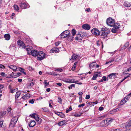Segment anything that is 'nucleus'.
Segmentation results:
<instances>
[{"instance_id": "44", "label": "nucleus", "mask_w": 131, "mask_h": 131, "mask_svg": "<svg viewBox=\"0 0 131 131\" xmlns=\"http://www.w3.org/2000/svg\"><path fill=\"white\" fill-rule=\"evenodd\" d=\"M49 74L50 75H52L54 76H57V74L56 73L54 72H51L49 73Z\"/></svg>"}, {"instance_id": "31", "label": "nucleus", "mask_w": 131, "mask_h": 131, "mask_svg": "<svg viewBox=\"0 0 131 131\" xmlns=\"http://www.w3.org/2000/svg\"><path fill=\"white\" fill-rule=\"evenodd\" d=\"M26 49L28 54L29 55L31 54L32 50H31L30 48H26Z\"/></svg>"}, {"instance_id": "45", "label": "nucleus", "mask_w": 131, "mask_h": 131, "mask_svg": "<svg viewBox=\"0 0 131 131\" xmlns=\"http://www.w3.org/2000/svg\"><path fill=\"white\" fill-rule=\"evenodd\" d=\"M35 100V99H32L29 100V102L31 104H33L34 103Z\"/></svg>"}, {"instance_id": "43", "label": "nucleus", "mask_w": 131, "mask_h": 131, "mask_svg": "<svg viewBox=\"0 0 131 131\" xmlns=\"http://www.w3.org/2000/svg\"><path fill=\"white\" fill-rule=\"evenodd\" d=\"M76 84H72L70 85L69 87H68V88L69 89H72V88L74 87L75 86V85Z\"/></svg>"}, {"instance_id": "13", "label": "nucleus", "mask_w": 131, "mask_h": 131, "mask_svg": "<svg viewBox=\"0 0 131 131\" xmlns=\"http://www.w3.org/2000/svg\"><path fill=\"white\" fill-rule=\"evenodd\" d=\"M53 112L55 114L62 118H64L65 117V115L62 112H60L54 111Z\"/></svg>"}, {"instance_id": "28", "label": "nucleus", "mask_w": 131, "mask_h": 131, "mask_svg": "<svg viewBox=\"0 0 131 131\" xmlns=\"http://www.w3.org/2000/svg\"><path fill=\"white\" fill-rule=\"evenodd\" d=\"M9 68L13 69L14 71H16V66L14 65H11L9 66Z\"/></svg>"}, {"instance_id": "34", "label": "nucleus", "mask_w": 131, "mask_h": 131, "mask_svg": "<svg viewBox=\"0 0 131 131\" xmlns=\"http://www.w3.org/2000/svg\"><path fill=\"white\" fill-rule=\"evenodd\" d=\"M108 130L110 131H120L119 129H114L113 128H110Z\"/></svg>"}, {"instance_id": "52", "label": "nucleus", "mask_w": 131, "mask_h": 131, "mask_svg": "<svg viewBox=\"0 0 131 131\" xmlns=\"http://www.w3.org/2000/svg\"><path fill=\"white\" fill-rule=\"evenodd\" d=\"M129 42H127L124 45V47H125L124 48L125 49L127 48V47L129 46Z\"/></svg>"}, {"instance_id": "48", "label": "nucleus", "mask_w": 131, "mask_h": 131, "mask_svg": "<svg viewBox=\"0 0 131 131\" xmlns=\"http://www.w3.org/2000/svg\"><path fill=\"white\" fill-rule=\"evenodd\" d=\"M58 101L61 104L62 103V100L61 98L60 97H58Z\"/></svg>"}, {"instance_id": "51", "label": "nucleus", "mask_w": 131, "mask_h": 131, "mask_svg": "<svg viewBox=\"0 0 131 131\" xmlns=\"http://www.w3.org/2000/svg\"><path fill=\"white\" fill-rule=\"evenodd\" d=\"M0 74L3 77H6L7 74L3 72L1 73Z\"/></svg>"}, {"instance_id": "60", "label": "nucleus", "mask_w": 131, "mask_h": 131, "mask_svg": "<svg viewBox=\"0 0 131 131\" xmlns=\"http://www.w3.org/2000/svg\"><path fill=\"white\" fill-rule=\"evenodd\" d=\"M102 79L103 81H106V80L107 81V78L105 76H104L102 77Z\"/></svg>"}, {"instance_id": "20", "label": "nucleus", "mask_w": 131, "mask_h": 131, "mask_svg": "<svg viewBox=\"0 0 131 131\" xmlns=\"http://www.w3.org/2000/svg\"><path fill=\"white\" fill-rule=\"evenodd\" d=\"M21 93V92L20 91H18L16 92L15 97V99L16 100H17V99L20 95Z\"/></svg>"}, {"instance_id": "30", "label": "nucleus", "mask_w": 131, "mask_h": 131, "mask_svg": "<svg viewBox=\"0 0 131 131\" xmlns=\"http://www.w3.org/2000/svg\"><path fill=\"white\" fill-rule=\"evenodd\" d=\"M106 119H107L108 125L110 124L112 122L113 120L112 119L110 118H106Z\"/></svg>"}, {"instance_id": "62", "label": "nucleus", "mask_w": 131, "mask_h": 131, "mask_svg": "<svg viewBox=\"0 0 131 131\" xmlns=\"http://www.w3.org/2000/svg\"><path fill=\"white\" fill-rule=\"evenodd\" d=\"M34 85V83L33 82H31L30 83L29 85V86L32 87Z\"/></svg>"}, {"instance_id": "21", "label": "nucleus", "mask_w": 131, "mask_h": 131, "mask_svg": "<svg viewBox=\"0 0 131 131\" xmlns=\"http://www.w3.org/2000/svg\"><path fill=\"white\" fill-rule=\"evenodd\" d=\"M114 24H113V27H115L116 29H118L120 27V24L118 23H115V22L114 23Z\"/></svg>"}, {"instance_id": "2", "label": "nucleus", "mask_w": 131, "mask_h": 131, "mask_svg": "<svg viewBox=\"0 0 131 131\" xmlns=\"http://www.w3.org/2000/svg\"><path fill=\"white\" fill-rule=\"evenodd\" d=\"M107 30L108 29L106 28H101V33L100 36L102 38H105L107 37V35L109 33V32L107 31Z\"/></svg>"}, {"instance_id": "41", "label": "nucleus", "mask_w": 131, "mask_h": 131, "mask_svg": "<svg viewBox=\"0 0 131 131\" xmlns=\"http://www.w3.org/2000/svg\"><path fill=\"white\" fill-rule=\"evenodd\" d=\"M100 124L101 126L103 127V126H106L105 124V123H104V121L103 120L100 122Z\"/></svg>"}, {"instance_id": "59", "label": "nucleus", "mask_w": 131, "mask_h": 131, "mask_svg": "<svg viewBox=\"0 0 131 131\" xmlns=\"http://www.w3.org/2000/svg\"><path fill=\"white\" fill-rule=\"evenodd\" d=\"M82 102V96H80L79 97V102L80 103H81Z\"/></svg>"}, {"instance_id": "19", "label": "nucleus", "mask_w": 131, "mask_h": 131, "mask_svg": "<svg viewBox=\"0 0 131 131\" xmlns=\"http://www.w3.org/2000/svg\"><path fill=\"white\" fill-rule=\"evenodd\" d=\"M74 80L70 79L65 81V82L68 83H77L78 81H75Z\"/></svg>"}, {"instance_id": "29", "label": "nucleus", "mask_w": 131, "mask_h": 131, "mask_svg": "<svg viewBox=\"0 0 131 131\" xmlns=\"http://www.w3.org/2000/svg\"><path fill=\"white\" fill-rule=\"evenodd\" d=\"M118 29L115 27H113L111 30V31L113 33H115L117 32Z\"/></svg>"}, {"instance_id": "58", "label": "nucleus", "mask_w": 131, "mask_h": 131, "mask_svg": "<svg viewBox=\"0 0 131 131\" xmlns=\"http://www.w3.org/2000/svg\"><path fill=\"white\" fill-rule=\"evenodd\" d=\"M11 107L10 106H9L7 109V111L8 113H10L11 112Z\"/></svg>"}, {"instance_id": "12", "label": "nucleus", "mask_w": 131, "mask_h": 131, "mask_svg": "<svg viewBox=\"0 0 131 131\" xmlns=\"http://www.w3.org/2000/svg\"><path fill=\"white\" fill-rule=\"evenodd\" d=\"M67 122V121L64 120L58 122L57 124L60 126H63L64 125H66Z\"/></svg>"}, {"instance_id": "33", "label": "nucleus", "mask_w": 131, "mask_h": 131, "mask_svg": "<svg viewBox=\"0 0 131 131\" xmlns=\"http://www.w3.org/2000/svg\"><path fill=\"white\" fill-rule=\"evenodd\" d=\"M96 63L95 62L89 64V67L91 68H92L93 67L95 66L96 65Z\"/></svg>"}, {"instance_id": "49", "label": "nucleus", "mask_w": 131, "mask_h": 131, "mask_svg": "<svg viewBox=\"0 0 131 131\" xmlns=\"http://www.w3.org/2000/svg\"><path fill=\"white\" fill-rule=\"evenodd\" d=\"M6 78H13V75H12L10 74V75L7 76Z\"/></svg>"}, {"instance_id": "1", "label": "nucleus", "mask_w": 131, "mask_h": 131, "mask_svg": "<svg viewBox=\"0 0 131 131\" xmlns=\"http://www.w3.org/2000/svg\"><path fill=\"white\" fill-rule=\"evenodd\" d=\"M18 118L16 116H14L13 117L9 123V127L10 128H12L15 126L18 120Z\"/></svg>"}, {"instance_id": "63", "label": "nucleus", "mask_w": 131, "mask_h": 131, "mask_svg": "<svg viewBox=\"0 0 131 131\" xmlns=\"http://www.w3.org/2000/svg\"><path fill=\"white\" fill-rule=\"evenodd\" d=\"M80 33V37H81L83 38L85 36V35H84L81 32Z\"/></svg>"}, {"instance_id": "25", "label": "nucleus", "mask_w": 131, "mask_h": 131, "mask_svg": "<svg viewBox=\"0 0 131 131\" xmlns=\"http://www.w3.org/2000/svg\"><path fill=\"white\" fill-rule=\"evenodd\" d=\"M4 37L6 40H8L10 39V36L9 34H6L5 35Z\"/></svg>"}, {"instance_id": "50", "label": "nucleus", "mask_w": 131, "mask_h": 131, "mask_svg": "<svg viewBox=\"0 0 131 131\" xmlns=\"http://www.w3.org/2000/svg\"><path fill=\"white\" fill-rule=\"evenodd\" d=\"M24 71V69L22 68V69L20 70L19 71H20L21 72L23 73L24 74L26 75V73Z\"/></svg>"}, {"instance_id": "6", "label": "nucleus", "mask_w": 131, "mask_h": 131, "mask_svg": "<svg viewBox=\"0 0 131 131\" xmlns=\"http://www.w3.org/2000/svg\"><path fill=\"white\" fill-rule=\"evenodd\" d=\"M69 34L70 32L69 31L67 30L64 31L61 34V37L63 38H65L68 37Z\"/></svg>"}, {"instance_id": "53", "label": "nucleus", "mask_w": 131, "mask_h": 131, "mask_svg": "<svg viewBox=\"0 0 131 131\" xmlns=\"http://www.w3.org/2000/svg\"><path fill=\"white\" fill-rule=\"evenodd\" d=\"M39 117H38L37 115H36L35 117L34 118V119H35V120L37 121H39Z\"/></svg>"}, {"instance_id": "46", "label": "nucleus", "mask_w": 131, "mask_h": 131, "mask_svg": "<svg viewBox=\"0 0 131 131\" xmlns=\"http://www.w3.org/2000/svg\"><path fill=\"white\" fill-rule=\"evenodd\" d=\"M36 115V114L35 113H34L32 114H31L30 115V116L31 117L34 118L35 117Z\"/></svg>"}, {"instance_id": "4", "label": "nucleus", "mask_w": 131, "mask_h": 131, "mask_svg": "<svg viewBox=\"0 0 131 131\" xmlns=\"http://www.w3.org/2000/svg\"><path fill=\"white\" fill-rule=\"evenodd\" d=\"M114 20L111 17L107 18L106 20L107 24L111 27L113 26V24H114Z\"/></svg>"}, {"instance_id": "42", "label": "nucleus", "mask_w": 131, "mask_h": 131, "mask_svg": "<svg viewBox=\"0 0 131 131\" xmlns=\"http://www.w3.org/2000/svg\"><path fill=\"white\" fill-rule=\"evenodd\" d=\"M80 37V33H79L77 35L76 37H75V40H78L79 38Z\"/></svg>"}, {"instance_id": "38", "label": "nucleus", "mask_w": 131, "mask_h": 131, "mask_svg": "<svg viewBox=\"0 0 131 131\" xmlns=\"http://www.w3.org/2000/svg\"><path fill=\"white\" fill-rule=\"evenodd\" d=\"M76 33V30L74 29H73L72 30V35L73 36H74L75 35Z\"/></svg>"}, {"instance_id": "24", "label": "nucleus", "mask_w": 131, "mask_h": 131, "mask_svg": "<svg viewBox=\"0 0 131 131\" xmlns=\"http://www.w3.org/2000/svg\"><path fill=\"white\" fill-rule=\"evenodd\" d=\"M73 36H72L71 35L69 34V35H68L67 38V39L69 41H71L73 40Z\"/></svg>"}, {"instance_id": "9", "label": "nucleus", "mask_w": 131, "mask_h": 131, "mask_svg": "<svg viewBox=\"0 0 131 131\" xmlns=\"http://www.w3.org/2000/svg\"><path fill=\"white\" fill-rule=\"evenodd\" d=\"M125 127L126 128L131 127V118L125 124Z\"/></svg>"}, {"instance_id": "11", "label": "nucleus", "mask_w": 131, "mask_h": 131, "mask_svg": "<svg viewBox=\"0 0 131 131\" xmlns=\"http://www.w3.org/2000/svg\"><path fill=\"white\" fill-rule=\"evenodd\" d=\"M17 42L19 47H22L23 48H25V45L22 41L18 40L17 41Z\"/></svg>"}, {"instance_id": "18", "label": "nucleus", "mask_w": 131, "mask_h": 131, "mask_svg": "<svg viewBox=\"0 0 131 131\" xmlns=\"http://www.w3.org/2000/svg\"><path fill=\"white\" fill-rule=\"evenodd\" d=\"M79 58V56L75 54H74L71 56L70 60H75Z\"/></svg>"}, {"instance_id": "39", "label": "nucleus", "mask_w": 131, "mask_h": 131, "mask_svg": "<svg viewBox=\"0 0 131 131\" xmlns=\"http://www.w3.org/2000/svg\"><path fill=\"white\" fill-rule=\"evenodd\" d=\"M42 109L43 112H48L49 110L46 107L42 108Z\"/></svg>"}, {"instance_id": "15", "label": "nucleus", "mask_w": 131, "mask_h": 131, "mask_svg": "<svg viewBox=\"0 0 131 131\" xmlns=\"http://www.w3.org/2000/svg\"><path fill=\"white\" fill-rule=\"evenodd\" d=\"M30 95L27 93V94H25L24 95H23L22 96V97L20 99H22L26 100L28 98H29L30 97Z\"/></svg>"}, {"instance_id": "14", "label": "nucleus", "mask_w": 131, "mask_h": 131, "mask_svg": "<svg viewBox=\"0 0 131 131\" xmlns=\"http://www.w3.org/2000/svg\"><path fill=\"white\" fill-rule=\"evenodd\" d=\"M36 124V122L35 121L32 120L28 123V125L29 127H33Z\"/></svg>"}, {"instance_id": "26", "label": "nucleus", "mask_w": 131, "mask_h": 131, "mask_svg": "<svg viewBox=\"0 0 131 131\" xmlns=\"http://www.w3.org/2000/svg\"><path fill=\"white\" fill-rule=\"evenodd\" d=\"M99 74L100 75H101V74L99 73H97V74H94L93 75V77L92 78V80H96L97 77L99 75Z\"/></svg>"}, {"instance_id": "3", "label": "nucleus", "mask_w": 131, "mask_h": 131, "mask_svg": "<svg viewBox=\"0 0 131 131\" xmlns=\"http://www.w3.org/2000/svg\"><path fill=\"white\" fill-rule=\"evenodd\" d=\"M37 56V59L41 61L45 58V54L43 51H39Z\"/></svg>"}, {"instance_id": "54", "label": "nucleus", "mask_w": 131, "mask_h": 131, "mask_svg": "<svg viewBox=\"0 0 131 131\" xmlns=\"http://www.w3.org/2000/svg\"><path fill=\"white\" fill-rule=\"evenodd\" d=\"M44 83L45 84V86H47L48 85H49V83L48 82L47 83V80H45L44 81Z\"/></svg>"}, {"instance_id": "7", "label": "nucleus", "mask_w": 131, "mask_h": 131, "mask_svg": "<svg viewBox=\"0 0 131 131\" xmlns=\"http://www.w3.org/2000/svg\"><path fill=\"white\" fill-rule=\"evenodd\" d=\"M91 32L92 34L96 36L99 35L100 34L99 31L96 28L92 29L91 30Z\"/></svg>"}, {"instance_id": "57", "label": "nucleus", "mask_w": 131, "mask_h": 131, "mask_svg": "<svg viewBox=\"0 0 131 131\" xmlns=\"http://www.w3.org/2000/svg\"><path fill=\"white\" fill-rule=\"evenodd\" d=\"M103 121L104 122V123H105L106 126H107L108 125V124H107L108 123L107 122V119H105L103 120Z\"/></svg>"}, {"instance_id": "23", "label": "nucleus", "mask_w": 131, "mask_h": 131, "mask_svg": "<svg viewBox=\"0 0 131 131\" xmlns=\"http://www.w3.org/2000/svg\"><path fill=\"white\" fill-rule=\"evenodd\" d=\"M119 110V108H118L116 109H114L110 112V113L112 114H114L116 112L118 111Z\"/></svg>"}, {"instance_id": "36", "label": "nucleus", "mask_w": 131, "mask_h": 131, "mask_svg": "<svg viewBox=\"0 0 131 131\" xmlns=\"http://www.w3.org/2000/svg\"><path fill=\"white\" fill-rule=\"evenodd\" d=\"M14 7L15 10L18 11L19 10V8L18 6L16 5H14Z\"/></svg>"}, {"instance_id": "17", "label": "nucleus", "mask_w": 131, "mask_h": 131, "mask_svg": "<svg viewBox=\"0 0 131 131\" xmlns=\"http://www.w3.org/2000/svg\"><path fill=\"white\" fill-rule=\"evenodd\" d=\"M38 51L35 50H32L31 54L32 56H36L38 55Z\"/></svg>"}, {"instance_id": "10", "label": "nucleus", "mask_w": 131, "mask_h": 131, "mask_svg": "<svg viewBox=\"0 0 131 131\" xmlns=\"http://www.w3.org/2000/svg\"><path fill=\"white\" fill-rule=\"evenodd\" d=\"M59 50L58 48L56 47H54L51 49L50 51V52L52 53L54 52L57 53L58 52Z\"/></svg>"}, {"instance_id": "61", "label": "nucleus", "mask_w": 131, "mask_h": 131, "mask_svg": "<svg viewBox=\"0 0 131 131\" xmlns=\"http://www.w3.org/2000/svg\"><path fill=\"white\" fill-rule=\"evenodd\" d=\"M85 103H83L79 105H78V107H83L85 106Z\"/></svg>"}, {"instance_id": "8", "label": "nucleus", "mask_w": 131, "mask_h": 131, "mask_svg": "<svg viewBox=\"0 0 131 131\" xmlns=\"http://www.w3.org/2000/svg\"><path fill=\"white\" fill-rule=\"evenodd\" d=\"M20 7L22 9H25L28 8V4L24 2H22L19 4Z\"/></svg>"}, {"instance_id": "35", "label": "nucleus", "mask_w": 131, "mask_h": 131, "mask_svg": "<svg viewBox=\"0 0 131 131\" xmlns=\"http://www.w3.org/2000/svg\"><path fill=\"white\" fill-rule=\"evenodd\" d=\"M18 90V88H16V89H11V90L9 92L10 93H13L15 92H16V91L17 90Z\"/></svg>"}, {"instance_id": "5", "label": "nucleus", "mask_w": 131, "mask_h": 131, "mask_svg": "<svg viewBox=\"0 0 131 131\" xmlns=\"http://www.w3.org/2000/svg\"><path fill=\"white\" fill-rule=\"evenodd\" d=\"M130 97V96L127 95L123 100L121 101L120 103L118 105V106H120L121 105H122L125 104L129 100Z\"/></svg>"}, {"instance_id": "27", "label": "nucleus", "mask_w": 131, "mask_h": 131, "mask_svg": "<svg viewBox=\"0 0 131 131\" xmlns=\"http://www.w3.org/2000/svg\"><path fill=\"white\" fill-rule=\"evenodd\" d=\"M125 6L129 7L131 6V4L127 2H125L124 4Z\"/></svg>"}, {"instance_id": "22", "label": "nucleus", "mask_w": 131, "mask_h": 131, "mask_svg": "<svg viewBox=\"0 0 131 131\" xmlns=\"http://www.w3.org/2000/svg\"><path fill=\"white\" fill-rule=\"evenodd\" d=\"M116 76V73H112L108 75L107 78V81L108 80V78H109L110 79L112 77H115Z\"/></svg>"}, {"instance_id": "47", "label": "nucleus", "mask_w": 131, "mask_h": 131, "mask_svg": "<svg viewBox=\"0 0 131 131\" xmlns=\"http://www.w3.org/2000/svg\"><path fill=\"white\" fill-rule=\"evenodd\" d=\"M3 121V120L0 118V126L1 127L2 126Z\"/></svg>"}, {"instance_id": "55", "label": "nucleus", "mask_w": 131, "mask_h": 131, "mask_svg": "<svg viewBox=\"0 0 131 131\" xmlns=\"http://www.w3.org/2000/svg\"><path fill=\"white\" fill-rule=\"evenodd\" d=\"M16 71H20V70L22 69V68H20L19 67H17L16 66Z\"/></svg>"}, {"instance_id": "40", "label": "nucleus", "mask_w": 131, "mask_h": 131, "mask_svg": "<svg viewBox=\"0 0 131 131\" xmlns=\"http://www.w3.org/2000/svg\"><path fill=\"white\" fill-rule=\"evenodd\" d=\"M89 105H93L94 104H97V103L96 102H89L88 103Z\"/></svg>"}, {"instance_id": "16", "label": "nucleus", "mask_w": 131, "mask_h": 131, "mask_svg": "<svg viewBox=\"0 0 131 131\" xmlns=\"http://www.w3.org/2000/svg\"><path fill=\"white\" fill-rule=\"evenodd\" d=\"M82 27L83 29L86 30H89L90 28L89 25L87 24L83 25L82 26Z\"/></svg>"}, {"instance_id": "64", "label": "nucleus", "mask_w": 131, "mask_h": 131, "mask_svg": "<svg viewBox=\"0 0 131 131\" xmlns=\"http://www.w3.org/2000/svg\"><path fill=\"white\" fill-rule=\"evenodd\" d=\"M90 96L89 95H86L85 97V99H90Z\"/></svg>"}, {"instance_id": "37", "label": "nucleus", "mask_w": 131, "mask_h": 131, "mask_svg": "<svg viewBox=\"0 0 131 131\" xmlns=\"http://www.w3.org/2000/svg\"><path fill=\"white\" fill-rule=\"evenodd\" d=\"M77 62H75L74 64L73 67L72 68V70H75V68L76 67V65L77 64Z\"/></svg>"}, {"instance_id": "32", "label": "nucleus", "mask_w": 131, "mask_h": 131, "mask_svg": "<svg viewBox=\"0 0 131 131\" xmlns=\"http://www.w3.org/2000/svg\"><path fill=\"white\" fill-rule=\"evenodd\" d=\"M6 114L5 111L0 112V118L2 117L3 116L5 115Z\"/></svg>"}, {"instance_id": "56", "label": "nucleus", "mask_w": 131, "mask_h": 131, "mask_svg": "<svg viewBox=\"0 0 131 131\" xmlns=\"http://www.w3.org/2000/svg\"><path fill=\"white\" fill-rule=\"evenodd\" d=\"M82 115V114L80 113V114H75L74 115V116L75 117H80Z\"/></svg>"}]
</instances>
